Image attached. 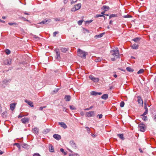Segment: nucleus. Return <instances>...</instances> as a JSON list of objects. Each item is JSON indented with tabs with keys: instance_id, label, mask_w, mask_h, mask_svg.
Segmentation results:
<instances>
[{
	"instance_id": "f257e3e1",
	"label": "nucleus",
	"mask_w": 156,
	"mask_h": 156,
	"mask_svg": "<svg viewBox=\"0 0 156 156\" xmlns=\"http://www.w3.org/2000/svg\"><path fill=\"white\" fill-rule=\"evenodd\" d=\"M111 54V60L112 61H115L116 59L119 58V53L117 48L112 50L110 51Z\"/></svg>"
},
{
	"instance_id": "f03ea898",
	"label": "nucleus",
	"mask_w": 156,
	"mask_h": 156,
	"mask_svg": "<svg viewBox=\"0 0 156 156\" xmlns=\"http://www.w3.org/2000/svg\"><path fill=\"white\" fill-rule=\"evenodd\" d=\"M77 53L78 56L81 57L82 58H85L86 55V53L85 52L82 51L80 49H78Z\"/></svg>"
},
{
	"instance_id": "7ed1b4c3",
	"label": "nucleus",
	"mask_w": 156,
	"mask_h": 156,
	"mask_svg": "<svg viewBox=\"0 0 156 156\" xmlns=\"http://www.w3.org/2000/svg\"><path fill=\"white\" fill-rule=\"evenodd\" d=\"M11 81L10 79H5L0 82V85L2 87H5Z\"/></svg>"
},
{
	"instance_id": "20e7f679",
	"label": "nucleus",
	"mask_w": 156,
	"mask_h": 156,
	"mask_svg": "<svg viewBox=\"0 0 156 156\" xmlns=\"http://www.w3.org/2000/svg\"><path fill=\"white\" fill-rule=\"evenodd\" d=\"M138 129L142 132H144L146 129L145 125L142 123H140L138 125Z\"/></svg>"
},
{
	"instance_id": "39448f33",
	"label": "nucleus",
	"mask_w": 156,
	"mask_h": 156,
	"mask_svg": "<svg viewBox=\"0 0 156 156\" xmlns=\"http://www.w3.org/2000/svg\"><path fill=\"white\" fill-rule=\"evenodd\" d=\"M55 51L56 53V56L55 57V58L58 60H59L61 58L60 56V52L59 50L58 49H55Z\"/></svg>"
},
{
	"instance_id": "423d86ee",
	"label": "nucleus",
	"mask_w": 156,
	"mask_h": 156,
	"mask_svg": "<svg viewBox=\"0 0 156 156\" xmlns=\"http://www.w3.org/2000/svg\"><path fill=\"white\" fill-rule=\"evenodd\" d=\"M94 115V111H90L86 112V117H90Z\"/></svg>"
},
{
	"instance_id": "0eeeda50",
	"label": "nucleus",
	"mask_w": 156,
	"mask_h": 156,
	"mask_svg": "<svg viewBox=\"0 0 156 156\" xmlns=\"http://www.w3.org/2000/svg\"><path fill=\"white\" fill-rule=\"evenodd\" d=\"M89 78L94 82H97L99 80V79L98 78L95 77L94 76L91 75L89 76Z\"/></svg>"
},
{
	"instance_id": "6e6552de",
	"label": "nucleus",
	"mask_w": 156,
	"mask_h": 156,
	"mask_svg": "<svg viewBox=\"0 0 156 156\" xmlns=\"http://www.w3.org/2000/svg\"><path fill=\"white\" fill-rule=\"evenodd\" d=\"M51 21L50 19H45L42 21L41 22L39 23L40 24H47L49 23Z\"/></svg>"
},
{
	"instance_id": "1a4fd4ad",
	"label": "nucleus",
	"mask_w": 156,
	"mask_h": 156,
	"mask_svg": "<svg viewBox=\"0 0 156 156\" xmlns=\"http://www.w3.org/2000/svg\"><path fill=\"white\" fill-rule=\"evenodd\" d=\"M29 119L27 118L24 117L22 118L21 119V121L24 124H25L27 122H29Z\"/></svg>"
},
{
	"instance_id": "9d476101",
	"label": "nucleus",
	"mask_w": 156,
	"mask_h": 156,
	"mask_svg": "<svg viewBox=\"0 0 156 156\" xmlns=\"http://www.w3.org/2000/svg\"><path fill=\"white\" fill-rule=\"evenodd\" d=\"M53 136L55 139L58 140H59L61 138V136L58 134H54Z\"/></svg>"
},
{
	"instance_id": "9b49d317",
	"label": "nucleus",
	"mask_w": 156,
	"mask_h": 156,
	"mask_svg": "<svg viewBox=\"0 0 156 156\" xmlns=\"http://www.w3.org/2000/svg\"><path fill=\"white\" fill-rule=\"evenodd\" d=\"M69 144L73 148H76V144L73 140H71L70 141Z\"/></svg>"
},
{
	"instance_id": "f8f14e48",
	"label": "nucleus",
	"mask_w": 156,
	"mask_h": 156,
	"mask_svg": "<svg viewBox=\"0 0 156 156\" xmlns=\"http://www.w3.org/2000/svg\"><path fill=\"white\" fill-rule=\"evenodd\" d=\"M49 150L50 152H54V147L51 144H49Z\"/></svg>"
},
{
	"instance_id": "ddd939ff",
	"label": "nucleus",
	"mask_w": 156,
	"mask_h": 156,
	"mask_svg": "<svg viewBox=\"0 0 156 156\" xmlns=\"http://www.w3.org/2000/svg\"><path fill=\"white\" fill-rule=\"evenodd\" d=\"M137 101L139 104L141 105H143V101L142 99L141 98L140 96H139L137 97Z\"/></svg>"
},
{
	"instance_id": "4468645a",
	"label": "nucleus",
	"mask_w": 156,
	"mask_h": 156,
	"mask_svg": "<svg viewBox=\"0 0 156 156\" xmlns=\"http://www.w3.org/2000/svg\"><path fill=\"white\" fill-rule=\"evenodd\" d=\"M58 124L59 125H60L61 127L64 129H66L67 127V126L66 124L64 122H59Z\"/></svg>"
},
{
	"instance_id": "2eb2a0df",
	"label": "nucleus",
	"mask_w": 156,
	"mask_h": 156,
	"mask_svg": "<svg viewBox=\"0 0 156 156\" xmlns=\"http://www.w3.org/2000/svg\"><path fill=\"white\" fill-rule=\"evenodd\" d=\"M25 102L27 103L30 107H33L34 106L33 105V103L32 101H28L26 99L25 100Z\"/></svg>"
},
{
	"instance_id": "dca6fc26",
	"label": "nucleus",
	"mask_w": 156,
	"mask_h": 156,
	"mask_svg": "<svg viewBox=\"0 0 156 156\" xmlns=\"http://www.w3.org/2000/svg\"><path fill=\"white\" fill-rule=\"evenodd\" d=\"M71 96L69 95H65L64 98L65 101H69L71 100Z\"/></svg>"
},
{
	"instance_id": "f3484780",
	"label": "nucleus",
	"mask_w": 156,
	"mask_h": 156,
	"mask_svg": "<svg viewBox=\"0 0 156 156\" xmlns=\"http://www.w3.org/2000/svg\"><path fill=\"white\" fill-rule=\"evenodd\" d=\"M16 105V104L15 103H13L10 104V109L12 111H13Z\"/></svg>"
},
{
	"instance_id": "a211bd4d",
	"label": "nucleus",
	"mask_w": 156,
	"mask_h": 156,
	"mask_svg": "<svg viewBox=\"0 0 156 156\" xmlns=\"http://www.w3.org/2000/svg\"><path fill=\"white\" fill-rule=\"evenodd\" d=\"M81 6V3H78V4H76L75 6H74L75 9H76L77 10H79L80 9Z\"/></svg>"
},
{
	"instance_id": "6ab92c4d",
	"label": "nucleus",
	"mask_w": 156,
	"mask_h": 156,
	"mask_svg": "<svg viewBox=\"0 0 156 156\" xmlns=\"http://www.w3.org/2000/svg\"><path fill=\"white\" fill-rule=\"evenodd\" d=\"M11 60L10 59H7L5 61V65H10L11 64Z\"/></svg>"
},
{
	"instance_id": "aec40b11",
	"label": "nucleus",
	"mask_w": 156,
	"mask_h": 156,
	"mask_svg": "<svg viewBox=\"0 0 156 156\" xmlns=\"http://www.w3.org/2000/svg\"><path fill=\"white\" fill-rule=\"evenodd\" d=\"M109 7L108 6L106 5H103L101 8L102 10H105V11H106L108 10L109 9Z\"/></svg>"
},
{
	"instance_id": "412c9836",
	"label": "nucleus",
	"mask_w": 156,
	"mask_h": 156,
	"mask_svg": "<svg viewBox=\"0 0 156 156\" xmlns=\"http://www.w3.org/2000/svg\"><path fill=\"white\" fill-rule=\"evenodd\" d=\"M108 95L107 94H105L101 97V98L104 100H106L108 98Z\"/></svg>"
},
{
	"instance_id": "4be33fe9",
	"label": "nucleus",
	"mask_w": 156,
	"mask_h": 156,
	"mask_svg": "<svg viewBox=\"0 0 156 156\" xmlns=\"http://www.w3.org/2000/svg\"><path fill=\"white\" fill-rule=\"evenodd\" d=\"M105 34V33H102L99 34V35H96L95 36V37L96 38H99L102 37Z\"/></svg>"
},
{
	"instance_id": "5701e85b",
	"label": "nucleus",
	"mask_w": 156,
	"mask_h": 156,
	"mask_svg": "<svg viewBox=\"0 0 156 156\" xmlns=\"http://www.w3.org/2000/svg\"><path fill=\"white\" fill-rule=\"evenodd\" d=\"M139 45L138 44H134L132 46H131V47L133 49H137L138 48Z\"/></svg>"
},
{
	"instance_id": "b1692460",
	"label": "nucleus",
	"mask_w": 156,
	"mask_h": 156,
	"mask_svg": "<svg viewBox=\"0 0 156 156\" xmlns=\"http://www.w3.org/2000/svg\"><path fill=\"white\" fill-rule=\"evenodd\" d=\"M68 48H62L61 49V51L64 53H65L66 51H68Z\"/></svg>"
},
{
	"instance_id": "393cba45",
	"label": "nucleus",
	"mask_w": 156,
	"mask_h": 156,
	"mask_svg": "<svg viewBox=\"0 0 156 156\" xmlns=\"http://www.w3.org/2000/svg\"><path fill=\"white\" fill-rule=\"evenodd\" d=\"M117 136L121 140H124L125 138L123 137V134H117Z\"/></svg>"
},
{
	"instance_id": "a878e982",
	"label": "nucleus",
	"mask_w": 156,
	"mask_h": 156,
	"mask_svg": "<svg viewBox=\"0 0 156 156\" xmlns=\"http://www.w3.org/2000/svg\"><path fill=\"white\" fill-rule=\"evenodd\" d=\"M33 132L35 133H37L38 132V129L36 127H35L33 129Z\"/></svg>"
},
{
	"instance_id": "bb28decb",
	"label": "nucleus",
	"mask_w": 156,
	"mask_h": 156,
	"mask_svg": "<svg viewBox=\"0 0 156 156\" xmlns=\"http://www.w3.org/2000/svg\"><path fill=\"white\" fill-rule=\"evenodd\" d=\"M64 19H60L58 18H56L55 19V20L56 21H64Z\"/></svg>"
},
{
	"instance_id": "cd10ccee",
	"label": "nucleus",
	"mask_w": 156,
	"mask_h": 156,
	"mask_svg": "<svg viewBox=\"0 0 156 156\" xmlns=\"http://www.w3.org/2000/svg\"><path fill=\"white\" fill-rule=\"evenodd\" d=\"M50 130V129H47L43 130V133L44 134H46L48 133Z\"/></svg>"
},
{
	"instance_id": "c85d7f7f",
	"label": "nucleus",
	"mask_w": 156,
	"mask_h": 156,
	"mask_svg": "<svg viewBox=\"0 0 156 156\" xmlns=\"http://www.w3.org/2000/svg\"><path fill=\"white\" fill-rule=\"evenodd\" d=\"M126 69L129 72H132L134 71V70L133 69H131L130 67H126Z\"/></svg>"
},
{
	"instance_id": "c756f323",
	"label": "nucleus",
	"mask_w": 156,
	"mask_h": 156,
	"mask_svg": "<svg viewBox=\"0 0 156 156\" xmlns=\"http://www.w3.org/2000/svg\"><path fill=\"white\" fill-rule=\"evenodd\" d=\"M90 93L92 95L96 96L98 95L97 92L94 91H92Z\"/></svg>"
},
{
	"instance_id": "7c9ffc66",
	"label": "nucleus",
	"mask_w": 156,
	"mask_h": 156,
	"mask_svg": "<svg viewBox=\"0 0 156 156\" xmlns=\"http://www.w3.org/2000/svg\"><path fill=\"white\" fill-rule=\"evenodd\" d=\"M140 39V38L139 37H136L132 40L133 41H134L135 42H137L139 41Z\"/></svg>"
},
{
	"instance_id": "2f4dec72",
	"label": "nucleus",
	"mask_w": 156,
	"mask_h": 156,
	"mask_svg": "<svg viewBox=\"0 0 156 156\" xmlns=\"http://www.w3.org/2000/svg\"><path fill=\"white\" fill-rule=\"evenodd\" d=\"M117 14H112L109 16V19L112 17H117Z\"/></svg>"
},
{
	"instance_id": "473e14b6",
	"label": "nucleus",
	"mask_w": 156,
	"mask_h": 156,
	"mask_svg": "<svg viewBox=\"0 0 156 156\" xmlns=\"http://www.w3.org/2000/svg\"><path fill=\"white\" fill-rule=\"evenodd\" d=\"M22 147L28 149L29 148V146L27 144H23Z\"/></svg>"
},
{
	"instance_id": "72a5a7b5",
	"label": "nucleus",
	"mask_w": 156,
	"mask_h": 156,
	"mask_svg": "<svg viewBox=\"0 0 156 156\" xmlns=\"http://www.w3.org/2000/svg\"><path fill=\"white\" fill-rule=\"evenodd\" d=\"M142 116V119L144 121H146L147 120V116L144 115L141 116Z\"/></svg>"
},
{
	"instance_id": "f704fd0d",
	"label": "nucleus",
	"mask_w": 156,
	"mask_h": 156,
	"mask_svg": "<svg viewBox=\"0 0 156 156\" xmlns=\"http://www.w3.org/2000/svg\"><path fill=\"white\" fill-rule=\"evenodd\" d=\"M14 145H16L19 148V150H20L21 148V146L20 144L19 143H15L14 144Z\"/></svg>"
},
{
	"instance_id": "c9c22d12",
	"label": "nucleus",
	"mask_w": 156,
	"mask_h": 156,
	"mask_svg": "<svg viewBox=\"0 0 156 156\" xmlns=\"http://www.w3.org/2000/svg\"><path fill=\"white\" fill-rule=\"evenodd\" d=\"M144 72V70L143 69H140L137 73L138 74H140Z\"/></svg>"
},
{
	"instance_id": "e433bc0d",
	"label": "nucleus",
	"mask_w": 156,
	"mask_h": 156,
	"mask_svg": "<svg viewBox=\"0 0 156 156\" xmlns=\"http://www.w3.org/2000/svg\"><path fill=\"white\" fill-rule=\"evenodd\" d=\"M102 59L101 58H97L95 59V61L96 62H98L101 61L102 60Z\"/></svg>"
},
{
	"instance_id": "4c0bfd02",
	"label": "nucleus",
	"mask_w": 156,
	"mask_h": 156,
	"mask_svg": "<svg viewBox=\"0 0 156 156\" xmlns=\"http://www.w3.org/2000/svg\"><path fill=\"white\" fill-rule=\"evenodd\" d=\"M125 105L124 102L123 101H121L120 104V106L121 107H123Z\"/></svg>"
},
{
	"instance_id": "58836bf2",
	"label": "nucleus",
	"mask_w": 156,
	"mask_h": 156,
	"mask_svg": "<svg viewBox=\"0 0 156 156\" xmlns=\"http://www.w3.org/2000/svg\"><path fill=\"white\" fill-rule=\"evenodd\" d=\"M5 52L7 55L9 54L11 52L8 49L5 50Z\"/></svg>"
},
{
	"instance_id": "ea45409f",
	"label": "nucleus",
	"mask_w": 156,
	"mask_h": 156,
	"mask_svg": "<svg viewBox=\"0 0 156 156\" xmlns=\"http://www.w3.org/2000/svg\"><path fill=\"white\" fill-rule=\"evenodd\" d=\"M105 17V16L104 15H102L101 14H97L95 16V17L98 18L99 17Z\"/></svg>"
},
{
	"instance_id": "a19ab883",
	"label": "nucleus",
	"mask_w": 156,
	"mask_h": 156,
	"mask_svg": "<svg viewBox=\"0 0 156 156\" xmlns=\"http://www.w3.org/2000/svg\"><path fill=\"white\" fill-rule=\"evenodd\" d=\"M8 24L9 25H13V24H14V25H16V27H17V26L18 25V24L17 23H8Z\"/></svg>"
},
{
	"instance_id": "79ce46f5",
	"label": "nucleus",
	"mask_w": 156,
	"mask_h": 156,
	"mask_svg": "<svg viewBox=\"0 0 156 156\" xmlns=\"http://www.w3.org/2000/svg\"><path fill=\"white\" fill-rule=\"evenodd\" d=\"M123 17L124 18H127L132 17V16L131 15H126L123 16Z\"/></svg>"
},
{
	"instance_id": "37998d69",
	"label": "nucleus",
	"mask_w": 156,
	"mask_h": 156,
	"mask_svg": "<svg viewBox=\"0 0 156 156\" xmlns=\"http://www.w3.org/2000/svg\"><path fill=\"white\" fill-rule=\"evenodd\" d=\"M93 108V106H91L89 108H85V109H84V110H85V111H86V110L88 111V110H90L91 109Z\"/></svg>"
},
{
	"instance_id": "c03bdc74",
	"label": "nucleus",
	"mask_w": 156,
	"mask_h": 156,
	"mask_svg": "<svg viewBox=\"0 0 156 156\" xmlns=\"http://www.w3.org/2000/svg\"><path fill=\"white\" fill-rule=\"evenodd\" d=\"M69 156H79V155L77 154H70Z\"/></svg>"
},
{
	"instance_id": "a18cd8bd",
	"label": "nucleus",
	"mask_w": 156,
	"mask_h": 156,
	"mask_svg": "<svg viewBox=\"0 0 156 156\" xmlns=\"http://www.w3.org/2000/svg\"><path fill=\"white\" fill-rule=\"evenodd\" d=\"M144 108L145 110L148 111V108L147 107L146 102H144Z\"/></svg>"
},
{
	"instance_id": "49530a36",
	"label": "nucleus",
	"mask_w": 156,
	"mask_h": 156,
	"mask_svg": "<svg viewBox=\"0 0 156 156\" xmlns=\"http://www.w3.org/2000/svg\"><path fill=\"white\" fill-rule=\"evenodd\" d=\"M78 0H71V4H73L77 2Z\"/></svg>"
},
{
	"instance_id": "de8ad7c7",
	"label": "nucleus",
	"mask_w": 156,
	"mask_h": 156,
	"mask_svg": "<svg viewBox=\"0 0 156 156\" xmlns=\"http://www.w3.org/2000/svg\"><path fill=\"white\" fill-rule=\"evenodd\" d=\"M69 107L71 110H74L76 109V108L73 105H70Z\"/></svg>"
},
{
	"instance_id": "09e8293b",
	"label": "nucleus",
	"mask_w": 156,
	"mask_h": 156,
	"mask_svg": "<svg viewBox=\"0 0 156 156\" xmlns=\"http://www.w3.org/2000/svg\"><path fill=\"white\" fill-rule=\"evenodd\" d=\"M83 22V20H80L78 21L77 23L79 25H81L82 24Z\"/></svg>"
},
{
	"instance_id": "8fccbe9b",
	"label": "nucleus",
	"mask_w": 156,
	"mask_h": 156,
	"mask_svg": "<svg viewBox=\"0 0 156 156\" xmlns=\"http://www.w3.org/2000/svg\"><path fill=\"white\" fill-rule=\"evenodd\" d=\"M148 111L145 110L144 112L143 113V114L141 115V116H144L146 115L148 113Z\"/></svg>"
},
{
	"instance_id": "3c124183",
	"label": "nucleus",
	"mask_w": 156,
	"mask_h": 156,
	"mask_svg": "<svg viewBox=\"0 0 156 156\" xmlns=\"http://www.w3.org/2000/svg\"><path fill=\"white\" fill-rule=\"evenodd\" d=\"M58 31H55L53 32V36L54 37H55L56 36V34L58 33Z\"/></svg>"
},
{
	"instance_id": "603ef678",
	"label": "nucleus",
	"mask_w": 156,
	"mask_h": 156,
	"mask_svg": "<svg viewBox=\"0 0 156 156\" xmlns=\"http://www.w3.org/2000/svg\"><path fill=\"white\" fill-rule=\"evenodd\" d=\"M85 128L87 130V131L88 133H89L90 131V128L88 127L87 126Z\"/></svg>"
},
{
	"instance_id": "864d4df0",
	"label": "nucleus",
	"mask_w": 156,
	"mask_h": 156,
	"mask_svg": "<svg viewBox=\"0 0 156 156\" xmlns=\"http://www.w3.org/2000/svg\"><path fill=\"white\" fill-rule=\"evenodd\" d=\"M33 37L34 38L36 39L37 40H39V37L36 36V35H34Z\"/></svg>"
},
{
	"instance_id": "5fc2aeb1",
	"label": "nucleus",
	"mask_w": 156,
	"mask_h": 156,
	"mask_svg": "<svg viewBox=\"0 0 156 156\" xmlns=\"http://www.w3.org/2000/svg\"><path fill=\"white\" fill-rule=\"evenodd\" d=\"M33 156H41V155L38 153H34Z\"/></svg>"
},
{
	"instance_id": "6e6d98bb",
	"label": "nucleus",
	"mask_w": 156,
	"mask_h": 156,
	"mask_svg": "<svg viewBox=\"0 0 156 156\" xmlns=\"http://www.w3.org/2000/svg\"><path fill=\"white\" fill-rule=\"evenodd\" d=\"M76 10H77L75 9V8L74 6L71 9V11L72 12H75Z\"/></svg>"
},
{
	"instance_id": "4d7b16f0",
	"label": "nucleus",
	"mask_w": 156,
	"mask_h": 156,
	"mask_svg": "<svg viewBox=\"0 0 156 156\" xmlns=\"http://www.w3.org/2000/svg\"><path fill=\"white\" fill-rule=\"evenodd\" d=\"M97 116V117L98 116L99 119H101L102 117V115L101 114H98Z\"/></svg>"
},
{
	"instance_id": "13d9d810",
	"label": "nucleus",
	"mask_w": 156,
	"mask_h": 156,
	"mask_svg": "<svg viewBox=\"0 0 156 156\" xmlns=\"http://www.w3.org/2000/svg\"><path fill=\"white\" fill-rule=\"evenodd\" d=\"M45 107H46L45 106L41 107H40L39 109L40 110H42L43 109V108H45Z\"/></svg>"
},
{
	"instance_id": "bf43d9fd",
	"label": "nucleus",
	"mask_w": 156,
	"mask_h": 156,
	"mask_svg": "<svg viewBox=\"0 0 156 156\" xmlns=\"http://www.w3.org/2000/svg\"><path fill=\"white\" fill-rule=\"evenodd\" d=\"M153 119H154V120L155 121V122H156V114L154 116V118H153Z\"/></svg>"
},
{
	"instance_id": "052dcab7",
	"label": "nucleus",
	"mask_w": 156,
	"mask_h": 156,
	"mask_svg": "<svg viewBox=\"0 0 156 156\" xmlns=\"http://www.w3.org/2000/svg\"><path fill=\"white\" fill-rule=\"evenodd\" d=\"M23 116H24V115H20L18 116V118L19 119H20V118H21L22 117H23Z\"/></svg>"
},
{
	"instance_id": "680f3d73",
	"label": "nucleus",
	"mask_w": 156,
	"mask_h": 156,
	"mask_svg": "<svg viewBox=\"0 0 156 156\" xmlns=\"http://www.w3.org/2000/svg\"><path fill=\"white\" fill-rule=\"evenodd\" d=\"M63 0V1L64 3L65 4L67 3V2H68L67 0Z\"/></svg>"
},
{
	"instance_id": "e2e57ef3",
	"label": "nucleus",
	"mask_w": 156,
	"mask_h": 156,
	"mask_svg": "<svg viewBox=\"0 0 156 156\" xmlns=\"http://www.w3.org/2000/svg\"><path fill=\"white\" fill-rule=\"evenodd\" d=\"M105 11L103 12H101V15H105Z\"/></svg>"
},
{
	"instance_id": "0e129e2a",
	"label": "nucleus",
	"mask_w": 156,
	"mask_h": 156,
	"mask_svg": "<svg viewBox=\"0 0 156 156\" xmlns=\"http://www.w3.org/2000/svg\"><path fill=\"white\" fill-rule=\"evenodd\" d=\"M93 21L92 20H90L89 21H87V22L88 23H90L92 21Z\"/></svg>"
},
{
	"instance_id": "69168bd1",
	"label": "nucleus",
	"mask_w": 156,
	"mask_h": 156,
	"mask_svg": "<svg viewBox=\"0 0 156 156\" xmlns=\"http://www.w3.org/2000/svg\"><path fill=\"white\" fill-rule=\"evenodd\" d=\"M60 151L62 152H64V149L63 148H61L60 149Z\"/></svg>"
},
{
	"instance_id": "338daca9",
	"label": "nucleus",
	"mask_w": 156,
	"mask_h": 156,
	"mask_svg": "<svg viewBox=\"0 0 156 156\" xmlns=\"http://www.w3.org/2000/svg\"><path fill=\"white\" fill-rule=\"evenodd\" d=\"M23 18V20L24 21H28L29 20H27L24 17H22Z\"/></svg>"
},
{
	"instance_id": "774afa93",
	"label": "nucleus",
	"mask_w": 156,
	"mask_h": 156,
	"mask_svg": "<svg viewBox=\"0 0 156 156\" xmlns=\"http://www.w3.org/2000/svg\"><path fill=\"white\" fill-rule=\"evenodd\" d=\"M139 151L140 152V153H143V151L142 150L141 148L139 149Z\"/></svg>"
}]
</instances>
